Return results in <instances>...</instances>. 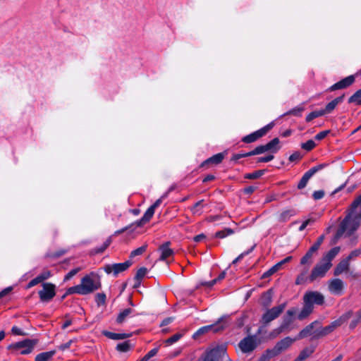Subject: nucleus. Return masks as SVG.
<instances>
[{"label":"nucleus","mask_w":361,"mask_h":361,"mask_svg":"<svg viewBox=\"0 0 361 361\" xmlns=\"http://www.w3.org/2000/svg\"><path fill=\"white\" fill-rule=\"evenodd\" d=\"M100 277L98 274L91 272L81 279L79 285L72 286L67 289V293H78L87 295L101 288Z\"/></svg>","instance_id":"f257e3e1"},{"label":"nucleus","mask_w":361,"mask_h":361,"mask_svg":"<svg viewBox=\"0 0 361 361\" xmlns=\"http://www.w3.org/2000/svg\"><path fill=\"white\" fill-rule=\"evenodd\" d=\"M228 322L229 317L224 316L219 319V320L215 324L206 326L198 329L197 331L194 334L193 338H195L197 336L204 334L209 331H212L214 333L221 331L228 326Z\"/></svg>","instance_id":"f03ea898"},{"label":"nucleus","mask_w":361,"mask_h":361,"mask_svg":"<svg viewBox=\"0 0 361 361\" xmlns=\"http://www.w3.org/2000/svg\"><path fill=\"white\" fill-rule=\"evenodd\" d=\"M350 216L348 221L349 223L352 216H354L353 230L357 229L361 224V195H359L352 203L351 208L345 217Z\"/></svg>","instance_id":"7ed1b4c3"},{"label":"nucleus","mask_w":361,"mask_h":361,"mask_svg":"<svg viewBox=\"0 0 361 361\" xmlns=\"http://www.w3.org/2000/svg\"><path fill=\"white\" fill-rule=\"evenodd\" d=\"M38 343L37 339H25L22 341H19L13 343L8 346L9 349H13L16 350H20L21 355H27L30 353L34 347Z\"/></svg>","instance_id":"20e7f679"},{"label":"nucleus","mask_w":361,"mask_h":361,"mask_svg":"<svg viewBox=\"0 0 361 361\" xmlns=\"http://www.w3.org/2000/svg\"><path fill=\"white\" fill-rule=\"evenodd\" d=\"M225 357H228L226 348L221 345L207 352L201 357V361H223Z\"/></svg>","instance_id":"39448f33"},{"label":"nucleus","mask_w":361,"mask_h":361,"mask_svg":"<svg viewBox=\"0 0 361 361\" xmlns=\"http://www.w3.org/2000/svg\"><path fill=\"white\" fill-rule=\"evenodd\" d=\"M259 341L256 336H247L238 343V348L243 353L253 352L259 345Z\"/></svg>","instance_id":"423d86ee"},{"label":"nucleus","mask_w":361,"mask_h":361,"mask_svg":"<svg viewBox=\"0 0 361 361\" xmlns=\"http://www.w3.org/2000/svg\"><path fill=\"white\" fill-rule=\"evenodd\" d=\"M353 311L349 310L347 312L343 314L338 319L332 322L329 325L325 327H322L321 326L324 336L329 335V334L332 333L336 328L341 326L353 316Z\"/></svg>","instance_id":"0eeeda50"},{"label":"nucleus","mask_w":361,"mask_h":361,"mask_svg":"<svg viewBox=\"0 0 361 361\" xmlns=\"http://www.w3.org/2000/svg\"><path fill=\"white\" fill-rule=\"evenodd\" d=\"M353 311L349 310L347 312L343 314L338 319L332 322L329 325L325 327H322L321 326L324 336L329 335V334L332 333L336 328L341 326L353 316Z\"/></svg>","instance_id":"6e6552de"},{"label":"nucleus","mask_w":361,"mask_h":361,"mask_svg":"<svg viewBox=\"0 0 361 361\" xmlns=\"http://www.w3.org/2000/svg\"><path fill=\"white\" fill-rule=\"evenodd\" d=\"M353 311L349 310L347 312L343 314L338 319L332 322L329 325L325 327H322L321 326L324 336L329 335V334L332 333L336 328L341 326L353 316Z\"/></svg>","instance_id":"1a4fd4ad"},{"label":"nucleus","mask_w":361,"mask_h":361,"mask_svg":"<svg viewBox=\"0 0 361 361\" xmlns=\"http://www.w3.org/2000/svg\"><path fill=\"white\" fill-rule=\"evenodd\" d=\"M285 307L286 304L283 303L267 310V312L264 314H263L261 319V322L263 324L264 326H266L271 322L278 318L280 316V314L283 312Z\"/></svg>","instance_id":"9d476101"},{"label":"nucleus","mask_w":361,"mask_h":361,"mask_svg":"<svg viewBox=\"0 0 361 361\" xmlns=\"http://www.w3.org/2000/svg\"><path fill=\"white\" fill-rule=\"evenodd\" d=\"M42 288L38 292L39 299L42 302H48L56 295V286L51 283H42Z\"/></svg>","instance_id":"9b49d317"},{"label":"nucleus","mask_w":361,"mask_h":361,"mask_svg":"<svg viewBox=\"0 0 361 361\" xmlns=\"http://www.w3.org/2000/svg\"><path fill=\"white\" fill-rule=\"evenodd\" d=\"M274 123L271 122L261 129L255 131L250 135L244 136L242 138V142L244 143H252L255 142L256 140L264 136L274 127Z\"/></svg>","instance_id":"f8f14e48"},{"label":"nucleus","mask_w":361,"mask_h":361,"mask_svg":"<svg viewBox=\"0 0 361 361\" xmlns=\"http://www.w3.org/2000/svg\"><path fill=\"white\" fill-rule=\"evenodd\" d=\"M131 265H132V262L130 260H128L123 263L106 264L104 267V270L108 274L113 273V275L114 276H117L118 274L125 271Z\"/></svg>","instance_id":"ddd939ff"},{"label":"nucleus","mask_w":361,"mask_h":361,"mask_svg":"<svg viewBox=\"0 0 361 361\" xmlns=\"http://www.w3.org/2000/svg\"><path fill=\"white\" fill-rule=\"evenodd\" d=\"M330 268L331 267L321 260L320 262L317 264L312 269L308 278L309 281L310 282H313L319 278L324 277L326 273L330 269Z\"/></svg>","instance_id":"4468645a"},{"label":"nucleus","mask_w":361,"mask_h":361,"mask_svg":"<svg viewBox=\"0 0 361 361\" xmlns=\"http://www.w3.org/2000/svg\"><path fill=\"white\" fill-rule=\"evenodd\" d=\"M324 302V295L317 291L307 292L303 296V303H308L312 306H314V305H322Z\"/></svg>","instance_id":"2eb2a0df"},{"label":"nucleus","mask_w":361,"mask_h":361,"mask_svg":"<svg viewBox=\"0 0 361 361\" xmlns=\"http://www.w3.org/2000/svg\"><path fill=\"white\" fill-rule=\"evenodd\" d=\"M298 341L296 338H290V336H287L281 341H278L274 347L271 349L276 356L281 354L282 352L288 350L291 345Z\"/></svg>","instance_id":"dca6fc26"},{"label":"nucleus","mask_w":361,"mask_h":361,"mask_svg":"<svg viewBox=\"0 0 361 361\" xmlns=\"http://www.w3.org/2000/svg\"><path fill=\"white\" fill-rule=\"evenodd\" d=\"M161 202L162 200L161 198L158 199L152 206L147 209L143 216L140 220L137 221L135 224H136L137 227H141L147 223L153 216L155 209L161 204Z\"/></svg>","instance_id":"f3484780"},{"label":"nucleus","mask_w":361,"mask_h":361,"mask_svg":"<svg viewBox=\"0 0 361 361\" xmlns=\"http://www.w3.org/2000/svg\"><path fill=\"white\" fill-rule=\"evenodd\" d=\"M326 166V164H319L309 169L301 178L298 184V188L301 190L303 189L310 179V178L314 175L317 171L323 169Z\"/></svg>","instance_id":"a211bd4d"},{"label":"nucleus","mask_w":361,"mask_h":361,"mask_svg":"<svg viewBox=\"0 0 361 361\" xmlns=\"http://www.w3.org/2000/svg\"><path fill=\"white\" fill-rule=\"evenodd\" d=\"M355 81V76L349 75L329 87L326 92H334L338 90H343L350 87Z\"/></svg>","instance_id":"6ab92c4d"},{"label":"nucleus","mask_w":361,"mask_h":361,"mask_svg":"<svg viewBox=\"0 0 361 361\" xmlns=\"http://www.w3.org/2000/svg\"><path fill=\"white\" fill-rule=\"evenodd\" d=\"M225 157V154L223 152L218 153L216 154L213 155L212 157L208 158L205 161H204L200 165V168H206L208 169L212 166L218 165L222 162Z\"/></svg>","instance_id":"aec40b11"},{"label":"nucleus","mask_w":361,"mask_h":361,"mask_svg":"<svg viewBox=\"0 0 361 361\" xmlns=\"http://www.w3.org/2000/svg\"><path fill=\"white\" fill-rule=\"evenodd\" d=\"M297 313V309L295 307L290 308L287 310L286 314L283 317L282 322L281 324V329L285 331L288 330L290 325L293 322L295 315Z\"/></svg>","instance_id":"412c9836"},{"label":"nucleus","mask_w":361,"mask_h":361,"mask_svg":"<svg viewBox=\"0 0 361 361\" xmlns=\"http://www.w3.org/2000/svg\"><path fill=\"white\" fill-rule=\"evenodd\" d=\"M319 324L320 322L319 321H314L310 323L299 332V334L295 336L296 339L300 340L311 335L313 336L314 329Z\"/></svg>","instance_id":"4be33fe9"},{"label":"nucleus","mask_w":361,"mask_h":361,"mask_svg":"<svg viewBox=\"0 0 361 361\" xmlns=\"http://www.w3.org/2000/svg\"><path fill=\"white\" fill-rule=\"evenodd\" d=\"M171 245L170 242H166L159 247V251L160 252L159 260L165 261L169 257L172 256L174 253L173 250L169 247Z\"/></svg>","instance_id":"5701e85b"},{"label":"nucleus","mask_w":361,"mask_h":361,"mask_svg":"<svg viewBox=\"0 0 361 361\" xmlns=\"http://www.w3.org/2000/svg\"><path fill=\"white\" fill-rule=\"evenodd\" d=\"M343 282L340 279H334L329 281V290L331 293L339 295L343 289Z\"/></svg>","instance_id":"b1692460"},{"label":"nucleus","mask_w":361,"mask_h":361,"mask_svg":"<svg viewBox=\"0 0 361 361\" xmlns=\"http://www.w3.org/2000/svg\"><path fill=\"white\" fill-rule=\"evenodd\" d=\"M349 217V216L348 217H345L341 221L338 229L337 230L334 237L332 239L331 244H336L343 235V233L348 230V221Z\"/></svg>","instance_id":"393cba45"},{"label":"nucleus","mask_w":361,"mask_h":361,"mask_svg":"<svg viewBox=\"0 0 361 361\" xmlns=\"http://www.w3.org/2000/svg\"><path fill=\"white\" fill-rule=\"evenodd\" d=\"M339 252L340 247H334L331 248L326 254H325L321 260L331 267V261L339 253Z\"/></svg>","instance_id":"a878e982"},{"label":"nucleus","mask_w":361,"mask_h":361,"mask_svg":"<svg viewBox=\"0 0 361 361\" xmlns=\"http://www.w3.org/2000/svg\"><path fill=\"white\" fill-rule=\"evenodd\" d=\"M317 250L314 247L311 246L306 254L301 258L300 264H308L310 266L312 263L313 255L317 253Z\"/></svg>","instance_id":"bb28decb"},{"label":"nucleus","mask_w":361,"mask_h":361,"mask_svg":"<svg viewBox=\"0 0 361 361\" xmlns=\"http://www.w3.org/2000/svg\"><path fill=\"white\" fill-rule=\"evenodd\" d=\"M349 269V260L345 259H342L334 269V274L335 276H338L343 273L344 271H347Z\"/></svg>","instance_id":"cd10ccee"},{"label":"nucleus","mask_w":361,"mask_h":361,"mask_svg":"<svg viewBox=\"0 0 361 361\" xmlns=\"http://www.w3.org/2000/svg\"><path fill=\"white\" fill-rule=\"evenodd\" d=\"M314 306L309 305L308 303H303V307L298 315L299 320H303L308 317L310 314L313 312Z\"/></svg>","instance_id":"c85d7f7f"},{"label":"nucleus","mask_w":361,"mask_h":361,"mask_svg":"<svg viewBox=\"0 0 361 361\" xmlns=\"http://www.w3.org/2000/svg\"><path fill=\"white\" fill-rule=\"evenodd\" d=\"M344 97H345V94H343L341 96H339V97L335 98L331 102H329L325 106V109H326V111L327 112V114L331 113L336 109L337 105L343 102Z\"/></svg>","instance_id":"c756f323"},{"label":"nucleus","mask_w":361,"mask_h":361,"mask_svg":"<svg viewBox=\"0 0 361 361\" xmlns=\"http://www.w3.org/2000/svg\"><path fill=\"white\" fill-rule=\"evenodd\" d=\"M280 141L278 137H275L269 142H267L265 145L268 151L272 153H276L281 148L279 145Z\"/></svg>","instance_id":"7c9ffc66"},{"label":"nucleus","mask_w":361,"mask_h":361,"mask_svg":"<svg viewBox=\"0 0 361 361\" xmlns=\"http://www.w3.org/2000/svg\"><path fill=\"white\" fill-rule=\"evenodd\" d=\"M55 353V350L41 353L36 356L35 361H50Z\"/></svg>","instance_id":"2f4dec72"},{"label":"nucleus","mask_w":361,"mask_h":361,"mask_svg":"<svg viewBox=\"0 0 361 361\" xmlns=\"http://www.w3.org/2000/svg\"><path fill=\"white\" fill-rule=\"evenodd\" d=\"M111 243H112V237L109 236L100 247H94L92 250V253H93L94 255L103 253L107 249V247L111 245Z\"/></svg>","instance_id":"473e14b6"},{"label":"nucleus","mask_w":361,"mask_h":361,"mask_svg":"<svg viewBox=\"0 0 361 361\" xmlns=\"http://www.w3.org/2000/svg\"><path fill=\"white\" fill-rule=\"evenodd\" d=\"M314 352V348H305L300 351L299 355L295 359V361H303L309 357Z\"/></svg>","instance_id":"72a5a7b5"},{"label":"nucleus","mask_w":361,"mask_h":361,"mask_svg":"<svg viewBox=\"0 0 361 361\" xmlns=\"http://www.w3.org/2000/svg\"><path fill=\"white\" fill-rule=\"evenodd\" d=\"M272 302V293L271 290H267L264 293L262 296L261 304L263 307L267 308L269 307Z\"/></svg>","instance_id":"f704fd0d"},{"label":"nucleus","mask_w":361,"mask_h":361,"mask_svg":"<svg viewBox=\"0 0 361 361\" xmlns=\"http://www.w3.org/2000/svg\"><path fill=\"white\" fill-rule=\"evenodd\" d=\"M349 104H355L357 106H361V89L357 90L351 97L348 99Z\"/></svg>","instance_id":"c9c22d12"},{"label":"nucleus","mask_w":361,"mask_h":361,"mask_svg":"<svg viewBox=\"0 0 361 361\" xmlns=\"http://www.w3.org/2000/svg\"><path fill=\"white\" fill-rule=\"evenodd\" d=\"M133 310L131 308H126L125 310H123L122 312H121L117 318H116V322L118 324H121L123 323L126 318L129 316L132 312H133Z\"/></svg>","instance_id":"e433bc0d"},{"label":"nucleus","mask_w":361,"mask_h":361,"mask_svg":"<svg viewBox=\"0 0 361 361\" xmlns=\"http://www.w3.org/2000/svg\"><path fill=\"white\" fill-rule=\"evenodd\" d=\"M281 269V267L280 266V264L276 263L275 265L271 267L269 269H268L267 271H265L262 274V279H267V278L271 276V275H273L274 274L277 272Z\"/></svg>","instance_id":"4c0bfd02"},{"label":"nucleus","mask_w":361,"mask_h":361,"mask_svg":"<svg viewBox=\"0 0 361 361\" xmlns=\"http://www.w3.org/2000/svg\"><path fill=\"white\" fill-rule=\"evenodd\" d=\"M305 108L303 106L300 105L298 106H296L291 110L288 111V112L285 113L283 116L286 115H293L295 116H300L302 115V113L304 111Z\"/></svg>","instance_id":"58836bf2"},{"label":"nucleus","mask_w":361,"mask_h":361,"mask_svg":"<svg viewBox=\"0 0 361 361\" xmlns=\"http://www.w3.org/2000/svg\"><path fill=\"white\" fill-rule=\"evenodd\" d=\"M204 200H201L198 202H197L193 207L190 208V211L192 212L193 214H197L200 215L202 214V209L203 208Z\"/></svg>","instance_id":"ea45409f"},{"label":"nucleus","mask_w":361,"mask_h":361,"mask_svg":"<svg viewBox=\"0 0 361 361\" xmlns=\"http://www.w3.org/2000/svg\"><path fill=\"white\" fill-rule=\"evenodd\" d=\"M265 173V170H258V171H255L252 173H246L245 175V178H247V179H252V180H255V179H257L259 178H260L261 176H262Z\"/></svg>","instance_id":"a19ab883"},{"label":"nucleus","mask_w":361,"mask_h":361,"mask_svg":"<svg viewBox=\"0 0 361 361\" xmlns=\"http://www.w3.org/2000/svg\"><path fill=\"white\" fill-rule=\"evenodd\" d=\"M275 356L276 355L271 349H267L257 361H269L271 358Z\"/></svg>","instance_id":"79ce46f5"},{"label":"nucleus","mask_w":361,"mask_h":361,"mask_svg":"<svg viewBox=\"0 0 361 361\" xmlns=\"http://www.w3.org/2000/svg\"><path fill=\"white\" fill-rule=\"evenodd\" d=\"M234 233L233 230L230 228H226L222 231H217L215 233V237L218 238H224L228 235H232Z\"/></svg>","instance_id":"37998d69"},{"label":"nucleus","mask_w":361,"mask_h":361,"mask_svg":"<svg viewBox=\"0 0 361 361\" xmlns=\"http://www.w3.org/2000/svg\"><path fill=\"white\" fill-rule=\"evenodd\" d=\"M266 152H268V150L265 145H259L256 147L253 150L249 152V155L253 156L260 154Z\"/></svg>","instance_id":"c03bdc74"},{"label":"nucleus","mask_w":361,"mask_h":361,"mask_svg":"<svg viewBox=\"0 0 361 361\" xmlns=\"http://www.w3.org/2000/svg\"><path fill=\"white\" fill-rule=\"evenodd\" d=\"M130 349V344L128 341H124L123 343H118L116 345V350L119 352L126 353V352L129 351Z\"/></svg>","instance_id":"a18cd8bd"},{"label":"nucleus","mask_w":361,"mask_h":361,"mask_svg":"<svg viewBox=\"0 0 361 361\" xmlns=\"http://www.w3.org/2000/svg\"><path fill=\"white\" fill-rule=\"evenodd\" d=\"M147 273V269L145 267H141L140 268L134 277L135 281H142V279L145 277L146 274Z\"/></svg>","instance_id":"49530a36"},{"label":"nucleus","mask_w":361,"mask_h":361,"mask_svg":"<svg viewBox=\"0 0 361 361\" xmlns=\"http://www.w3.org/2000/svg\"><path fill=\"white\" fill-rule=\"evenodd\" d=\"M294 214L293 211L292 210H286L281 212L279 216V221L281 222H285L288 221L290 216H292Z\"/></svg>","instance_id":"de8ad7c7"},{"label":"nucleus","mask_w":361,"mask_h":361,"mask_svg":"<svg viewBox=\"0 0 361 361\" xmlns=\"http://www.w3.org/2000/svg\"><path fill=\"white\" fill-rule=\"evenodd\" d=\"M316 147V144L314 140H309L307 142L301 144V148L307 152L311 151Z\"/></svg>","instance_id":"09e8293b"},{"label":"nucleus","mask_w":361,"mask_h":361,"mask_svg":"<svg viewBox=\"0 0 361 361\" xmlns=\"http://www.w3.org/2000/svg\"><path fill=\"white\" fill-rule=\"evenodd\" d=\"M147 247V245H144L134 250L133 251H132L130 252V257L133 258V257H135V256L142 255L146 251Z\"/></svg>","instance_id":"8fccbe9b"},{"label":"nucleus","mask_w":361,"mask_h":361,"mask_svg":"<svg viewBox=\"0 0 361 361\" xmlns=\"http://www.w3.org/2000/svg\"><path fill=\"white\" fill-rule=\"evenodd\" d=\"M308 271V268L305 269L298 276L295 280V284L300 285L302 283H304L306 281L307 277V273Z\"/></svg>","instance_id":"3c124183"},{"label":"nucleus","mask_w":361,"mask_h":361,"mask_svg":"<svg viewBox=\"0 0 361 361\" xmlns=\"http://www.w3.org/2000/svg\"><path fill=\"white\" fill-rule=\"evenodd\" d=\"M182 336H183L182 334L177 333V334L173 335L171 337L166 339L165 341V343L167 345H171V344L176 343V341H178L180 338H182Z\"/></svg>","instance_id":"603ef678"},{"label":"nucleus","mask_w":361,"mask_h":361,"mask_svg":"<svg viewBox=\"0 0 361 361\" xmlns=\"http://www.w3.org/2000/svg\"><path fill=\"white\" fill-rule=\"evenodd\" d=\"M159 350V348H154L152 350H151L149 352H148L140 361H147L151 357L155 356Z\"/></svg>","instance_id":"864d4df0"},{"label":"nucleus","mask_w":361,"mask_h":361,"mask_svg":"<svg viewBox=\"0 0 361 361\" xmlns=\"http://www.w3.org/2000/svg\"><path fill=\"white\" fill-rule=\"evenodd\" d=\"M317 326H318V328H317L313 331V336H312L311 340H317V339H319L322 337H324L323 335L322 329H321V325L320 324L317 325Z\"/></svg>","instance_id":"5fc2aeb1"},{"label":"nucleus","mask_w":361,"mask_h":361,"mask_svg":"<svg viewBox=\"0 0 361 361\" xmlns=\"http://www.w3.org/2000/svg\"><path fill=\"white\" fill-rule=\"evenodd\" d=\"M81 270L80 267H77L71 270L64 277V281L70 280L73 276L76 275Z\"/></svg>","instance_id":"6e6d98bb"},{"label":"nucleus","mask_w":361,"mask_h":361,"mask_svg":"<svg viewBox=\"0 0 361 361\" xmlns=\"http://www.w3.org/2000/svg\"><path fill=\"white\" fill-rule=\"evenodd\" d=\"M95 300L98 305H104L106 301V295L103 293H97L95 296Z\"/></svg>","instance_id":"4d7b16f0"},{"label":"nucleus","mask_w":361,"mask_h":361,"mask_svg":"<svg viewBox=\"0 0 361 361\" xmlns=\"http://www.w3.org/2000/svg\"><path fill=\"white\" fill-rule=\"evenodd\" d=\"M103 334L108 338L112 340H120V334L105 331L103 332Z\"/></svg>","instance_id":"13d9d810"},{"label":"nucleus","mask_w":361,"mask_h":361,"mask_svg":"<svg viewBox=\"0 0 361 361\" xmlns=\"http://www.w3.org/2000/svg\"><path fill=\"white\" fill-rule=\"evenodd\" d=\"M353 223H354V216H352L349 223L348 224V230L345 232V233H346V235L348 236H350L354 233V231H355L357 230V229L353 230Z\"/></svg>","instance_id":"bf43d9fd"},{"label":"nucleus","mask_w":361,"mask_h":361,"mask_svg":"<svg viewBox=\"0 0 361 361\" xmlns=\"http://www.w3.org/2000/svg\"><path fill=\"white\" fill-rule=\"evenodd\" d=\"M255 247V245L252 246L250 250H248L246 252H244L243 253H241L238 257H236L232 262L233 264H235L236 263H238L240 260H241L244 256L245 255H247L248 254H250L254 249Z\"/></svg>","instance_id":"052dcab7"},{"label":"nucleus","mask_w":361,"mask_h":361,"mask_svg":"<svg viewBox=\"0 0 361 361\" xmlns=\"http://www.w3.org/2000/svg\"><path fill=\"white\" fill-rule=\"evenodd\" d=\"M66 252V251L65 250H60L55 252L48 254L47 257L54 258V259H57V258L60 257L61 256L63 255Z\"/></svg>","instance_id":"680f3d73"},{"label":"nucleus","mask_w":361,"mask_h":361,"mask_svg":"<svg viewBox=\"0 0 361 361\" xmlns=\"http://www.w3.org/2000/svg\"><path fill=\"white\" fill-rule=\"evenodd\" d=\"M42 282V281L41 280V279L39 278V276H37V277H35V279H32L27 285V288H32L35 286H36L37 284L39 283Z\"/></svg>","instance_id":"e2e57ef3"},{"label":"nucleus","mask_w":361,"mask_h":361,"mask_svg":"<svg viewBox=\"0 0 361 361\" xmlns=\"http://www.w3.org/2000/svg\"><path fill=\"white\" fill-rule=\"evenodd\" d=\"M329 133H330L329 130L321 131L315 135V139L317 140H322L324 139Z\"/></svg>","instance_id":"0e129e2a"},{"label":"nucleus","mask_w":361,"mask_h":361,"mask_svg":"<svg viewBox=\"0 0 361 361\" xmlns=\"http://www.w3.org/2000/svg\"><path fill=\"white\" fill-rule=\"evenodd\" d=\"M357 316H358L357 319H353L351 321V322L349 325L350 329H355L357 326V325L361 322L360 311H359L357 312Z\"/></svg>","instance_id":"69168bd1"},{"label":"nucleus","mask_w":361,"mask_h":361,"mask_svg":"<svg viewBox=\"0 0 361 361\" xmlns=\"http://www.w3.org/2000/svg\"><path fill=\"white\" fill-rule=\"evenodd\" d=\"M302 158V155L299 152H295L289 157V161L291 162L297 161Z\"/></svg>","instance_id":"338daca9"},{"label":"nucleus","mask_w":361,"mask_h":361,"mask_svg":"<svg viewBox=\"0 0 361 361\" xmlns=\"http://www.w3.org/2000/svg\"><path fill=\"white\" fill-rule=\"evenodd\" d=\"M285 331V330L283 329H281V326H279L278 328L274 329L271 334H270V336L271 338H276L280 334H281L282 332Z\"/></svg>","instance_id":"774afa93"}]
</instances>
